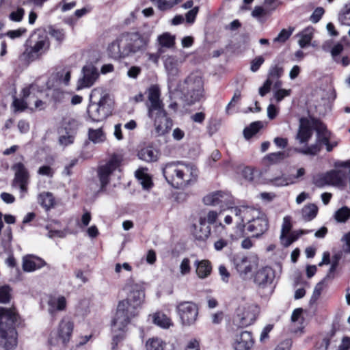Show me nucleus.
<instances>
[{
    "label": "nucleus",
    "instance_id": "8",
    "mask_svg": "<svg viewBox=\"0 0 350 350\" xmlns=\"http://www.w3.org/2000/svg\"><path fill=\"white\" fill-rule=\"evenodd\" d=\"M317 132L316 142L310 146H306L304 148H295V152L304 154L314 156L317 154L321 150V146H325L330 139V133L327 131V128L321 123L317 124L315 129Z\"/></svg>",
    "mask_w": 350,
    "mask_h": 350
},
{
    "label": "nucleus",
    "instance_id": "53",
    "mask_svg": "<svg viewBox=\"0 0 350 350\" xmlns=\"http://www.w3.org/2000/svg\"><path fill=\"white\" fill-rule=\"evenodd\" d=\"M295 30L294 27H290L288 29H283L278 34V36L274 38L275 42H285L293 33Z\"/></svg>",
    "mask_w": 350,
    "mask_h": 350
},
{
    "label": "nucleus",
    "instance_id": "22",
    "mask_svg": "<svg viewBox=\"0 0 350 350\" xmlns=\"http://www.w3.org/2000/svg\"><path fill=\"white\" fill-rule=\"evenodd\" d=\"M229 198L230 196L226 193L216 191L204 197L203 202L206 205H220L221 207L226 205L228 208H230L228 203Z\"/></svg>",
    "mask_w": 350,
    "mask_h": 350
},
{
    "label": "nucleus",
    "instance_id": "61",
    "mask_svg": "<svg viewBox=\"0 0 350 350\" xmlns=\"http://www.w3.org/2000/svg\"><path fill=\"white\" fill-rule=\"evenodd\" d=\"M280 1L279 0H265L264 6L266 8L268 13L275 10L280 5Z\"/></svg>",
    "mask_w": 350,
    "mask_h": 350
},
{
    "label": "nucleus",
    "instance_id": "17",
    "mask_svg": "<svg viewBox=\"0 0 350 350\" xmlns=\"http://www.w3.org/2000/svg\"><path fill=\"white\" fill-rule=\"evenodd\" d=\"M83 77L79 79L77 90L90 88L99 76L98 71L93 65H86L82 69Z\"/></svg>",
    "mask_w": 350,
    "mask_h": 350
},
{
    "label": "nucleus",
    "instance_id": "10",
    "mask_svg": "<svg viewBox=\"0 0 350 350\" xmlns=\"http://www.w3.org/2000/svg\"><path fill=\"white\" fill-rule=\"evenodd\" d=\"M14 176L11 185L13 188L18 189L20 198H23L28 193V186L30 183V174L28 169L21 162H17L12 166Z\"/></svg>",
    "mask_w": 350,
    "mask_h": 350
},
{
    "label": "nucleus",
    "instance_id": "30",
    "mask_svg": "<svg viewBox=\"0 0 350 350\" xmlns=\"http://www.w3.org/2000/svg\"><path fill=\"white\" fill-rule=\"evenodd\" d=\"M288 157V153L285 151H280L267 154L262 159L265 165H273L282 162Z\"/></svg>",
    "mask_w": 350,
    "mask_h": 350
},
{
    "label": "nucleus",
    "instance_id": "33",
    "mask_svg": "<svg viewBox=\"0 0 350 350\" xmlns=\"http://www.w3.org/2000/svg\"><path fill=\"white\" fill-rule=\"evenodd\" d=\"M38 201L46 210H49L55 204V198L51 192H43L38 196Z\"/></svg>",
    "mask_w": 350,
    "mask_h": 350
},
{
    "label": "nucleus",
    "instance_id": "47",
    "mask_svg": "<svg viewBox=\"0 0 350 350\" xmlns=\"http://www.w3.org/2000/svg\"><path fill=\"white\" fill-rule=\"evenodd\" d=\"M241 174L245 180L250 182H254L256 177L258 176V172L252 167H245L242 170Z\"/></svg>",
    "mask_w": 350,
    "mask_h": 350
},
{
    "label": "nucleus",
    "instance_id": "62",
    "mask_svg": "<svg viewBox=\"0 0 350 350\" xmlns=\"http://www.w3.org/2000/svg\"><path fill=\"white\" fill-rule=\"evenodd\" d=\"M264 62L265 59L262 56L256 57L251 62L250 70L254 72H256Z\"/></svg>",
    "mask_w": 350,
    "mask_h": 350
},
{
    "label": "nucleus",
    "instance_id": "56",
    "mask_svg": "<svg viewBox=\"0 0 350 350\" xmlns=\"http://www.w3.org/2000/svg\"><path fill=\"white\" fill-rule=\"evenodd\" d=\"M11 288L8 285L0 286V303H8L11 298Z\"/></svg>",
    "mask_w": 350,
    "mask_h": 350
},
{
    "label": "nucleus",
    "instance_id": "40",
    "mask_svg": "<svg viewBox=\"0 0 350 350\" xmlns=\"http://www.w3.org/2000/svg\"><path fill=\"white\" fill-rule=\"evenodd\" d=\"M135 176L140 182L144 189H148L152 187L151 178L143 170H137L135 172Z\"/></svg>",
    "mask_w": 350,
    "mask_h": 350
},
{
    "label": "nucleus",
    "instance_id": "32",
    "mask_svg": "<svg viewBox=\"0 0 350 350\" xmlns=\"http://www.w3.org/2000/svg\"><path fill=\"white\" fill-rule=\"evenodd\" d=\"M164 66L169 76L174 77L178 75L179 72L178 62L176 57H167L165 60Z\"/></svg>",
    "mask_w": 350,
    "mask_h": 350
},
{
    "label": "nucleus",
    "instance_id": "64",
    "mask_svg": "<svg viewBox=\"0 0 350 350\" xmlns=\"http://www.w3.org/2000/svg\"><path fill=\"white\" fill-rule=\"evenodd\" d=\"M273 84V81L271 79H267L263 85L259 88V94L261 96H265L271 90V86Z\"/></svg>",
    "mask_w": 350,
    "mask_h": 350
},
{
    "label": "nucleus",
    "instance_id": "36",
    "mask_svg": "<svg viewBox=\"0 0 350 350\" xmlns=\"http://www.w3.org/2000/svg\"><path fill=\"white\" fill-rule=\"evenodd\" d=\"M157 41L160 47L159 49H163V48H172L175 44V37L170 33H163L157 38Z\"/></svg>",
    "mask_w": 350,
    "mask_h": 350
},
{
    "label": "nucleus",
    "instance_id": "51",
    "mask_svg": "<svg viewBox=\"0 0 350 350\" xmlns=\"http://www.w3.org/2000/svg\"><path fill=\"white\" fill-rule=\"evenodd\" d=\"M68 93L57 88L53 90L51 97L55 103H62L68 99Z\"/></svg>",
    "mask_w": 350,
    "mask_h": 350
},
{
    "label": "nucleus",
    "instance_id": "55",
    "mask_svg": "<svg viewBox=\"0 0 350 350\" xmlns=\"http://www.w3.org/2000/svg\"><path fill=\"white\" fill-rule=\"evenodd\" d=\"M75 134L65 131V135H62L59 137V142L64 146H67L74 142Z\"/></svg>",
    "mask_w": 350,
    "mask_h": 350
},
{
    "label": "nucleus",
    "instance_id": "9",
    "mask_svg": "<svg viewBox=\"0 0 350 350\" xmlns=\"http://www.w3.org/2000/svg\"><path fill=\"white\" fill-rule=\"evenodd\" d=\"M49 48L50 40L48 36L44 33H39L33 46L27 47L20 58L27 62H33L45 54Z\"/></svg>",
    "mask_w": 350,
    "mask_h": 350
},
{
    "label": "nucleus",
    "instance_id": "46",
    "mask_svg": "<svg viewBox=\"0 0 350 350\" xmlns=\"http://www.w3.org/2000/svg\"><path fill=\"white\" fill-rule=\"evenodd\" d=\"M63 125L65 131H68L76 135L80 124L77 120L68 118L64 119Z\"/></svg>",
    "mask_w": 350,
    "mask_h": 350
},
{
    "label": "nucleus",
    "instance_id": "23",
    "mask_svg": "<svg viewBox=\"0 0 350 350\" xmlns=\"http://www.w3.org/2000/svg\"><path fill=\"white\" fill-rule=\"evenodd\" d=\"M48 311L54 316L57 311L64 310L66 308V300L64 296L50 295L47 301Z\"/></svg>",
    "mask_w": 350,
    "mask_h": 350
},
{
    "label": "nucleus",
    "instance_id": "5",
    "mask_svg": "<svg viewBox=\"0 0 350 350\" xmlns=\"http://www.w3.org/2000/svg\"><path fill=\"white\" fill-rule=\"evenodd\" d=\"M204 81L198 73H191L185 80L183 94L185 101L191 105L199 101L204 96Z\"/></svg>",
    "mask_w": 350,
    "mask_h": 350
},
{
    "label": "nucleus",
    "instance_id": "20",
    "mask_svg": "<svg viewBox=\"0 0 350 350\" xmlns=\"http://www.w3.org/2000/svg\"><path fill=\"white\" fill-rule=\"evenodd\" d=\"M254 345L252 333L243 331L235 336L233 347L235 350H250Z\"/></svg>",
    "mask_w": 350,
    "mask_h": 350
},
{
    "label": "nucleus",
    "instance_id": "38",
    "mask_svg": "<svg viewBox=\"0 0 350 350\" xmlns=\"http://www.w3.org/2000/svg\"><path fill=\"white\" fill-rule=\"evenodd\" d=\"M165 343L158 337L149 338L146 342V350H164Z\"/></svg>",
    "mask_w": 350,
    "mask_h": 350
},
{
    "label": "nucleus",
    "instance_id": "37",
    "mask_svg": "<svg viewBox=\"0 0 350 350\" xmlns=\"http://www.w3.org/2000/svg\"><path fill=\"white\" fill-rule=\"evenodd\" d=\"M153 322L163 328H169L173 325L171 319L162 312H157L153 315Z\"/></svg>",
    "mask_w": 350,
    "mask_h": 350
},
{
    "label": "nucleus",
    "instance_id": "29",
    "mask_svg": "<svg viewBox=\"0 0 350 350\" xmlns=\"http://www.w3.org/2000/svg\"><path fill=\"white\" fill-rule=\"evenodd\" d=\"M305 174V170L304 168H299L297 172V174L293 177H286V176H280L277 177L271 180V182L274 185L281 187V186H286L289 184H293L295 183L294 179L298 178L302 176H304Z\"/></svg>",
    "mask_w": 350,
    "mask_h": 350
},
{
    "label": "nucleus",
    "instance_id": "25",
    "mask_svg": "<svg viewBox=\"0 0 350 350\" xmlns=\"http://www.w3.org/2000/svg\"><path fill=\"white\" fill-rule=\"evenodd\" d=\"M196 273L200 279L208 278L212 272L211 262L208 260H196L194 262Z\"/></svg>",
    "mask_w": 350,
    "mask_h": 350
},
{
    "label": "nucleus",
    "instance_id": "48",
    "mask_svg": "<svg viewBox=\"0 0 350 350\" xmlns=\"http://www.w3.org/2000/svg\"><path fill=\"white\" fill-rule=\"evenodd\" d=\"M49 33L58 42L59 45H60L66 38V32L62 29L51 27L49 29Z\"/></svg>",
    "mask_w": 350,
    "mask_h": 350
},
{
    "label": "nucleus",
    "instance_id": "14",
    "mask_svg": "<svg viewBox=\"0 0 350 350\" xmlns=\"http://www.w3.org/2000/svg\"><path fill=\"white\" fill-rule=\"evenodd\" d=\"M198 169L193 163L181 161L180 189L194 184L198 180Z\"/></svg>",
    "mask_w": 350,
    "mask_h": 350
},
{
    "label": "nucleus",
    "instance_id": "34",
    "mask_svg": "<svg viewBox=\"0 0 350 350\" xmlns=\"http://www.w3.org/2000/svg\"><path fill=\"white\" fill-rule=\"evenodd\" d=\"M88 139L94 144L103 143L106 139V135L102 128L88 129Z\"/></svg>",
    "mask_w": 350,
    "mask_h": 350
},
{
    "label": "nucleus",
    "instance_id": "41",
    "mask_svg": "<svg viewBox=\"0 0 350 350\" xmlns=\"http://www.w3.org/2000/svg\"><path fill=\"white\" fill-rule=\"evenodd\" d=\"M300 38L298 41L301 48H305L308 46L312 39V29L307 28L302 31L299 35Z\"/></svg>",
    "mask_w": 350,
    "mask_h": 350
},
{
    "label": "nucleus",
    "instance_id": "4",
    "mask_svg": "<svg viewBox=\"0 0 350 350\" xmlns=\"http://www.w3.org/2000/svg\"><path fill=\"white\" fill-rule=\"evenodd\" d=\"M3 319L14 323L16 320L15 312L11 310L0 308V324ZM0 345L6 350L14 348L17 345V332L15 328L11 325L6 329H3L0 325Z\"/></svg>",
    "mask_w": 350,
    "mask_h": 350
},
{
    "label": "nucleus",
    "instance_id": "18",
    "mask_svg": "<svg viewBox=\"0 0 350 350\" xmlns=\"http://www.w3.org/2000/svg\"><path fill=\"white\" fill-rule=\"evenodd\" d=\"M275 278L274 270L269 266L259 269L254 275V282L259 288L271 285Z\"/></svg>",
    "mask_w": 350,
    "mask_h": 350
},
{
    "label": "nucleus",
    "instance_id": "39",
    "mask_svg": "<svg viewBox=\"0 0 350 350\" xmlns=\"http://www.w3.org/2000/svg\"><path fill=\"white\" fill-rule=\"evenodd\" d=\"M334 218L338 223H345L350 218V208L345 206L338 209L334 213Z\"/></svg>",
    "mask_w": 350,
    "mask_h": 350
},
{
    "label": "nucleus",
    "instance_id": "7",
    "mask_svg": "<svg viewBox=\"0 0 350 350\" xmlns=\"http://www.w3.org/2000/svg\"><path fill=\"white\" fill-rule=\"evenodd\" d=\"M260 313V308L256 304L247 303L239 306L236 310L234 324L240 327L253 324Z\"/></svg>",
    "mask_w": 350,
    "mask_h": 350
},
{
    "label": "nucleus",
    "instance_id": "3",
    "mask_svg": "<svg viewBox=\"0 0 350 350\" xmlns=\"http://www.w3.org/2000/svg\"><path fill=\"white\" fill-rule=\"evenodd\" d=\"M147 92V114L153 122L154 126L152 135L156 137L165 135L170 131L173 121L168 116L164 103L161 99L160 88L157 85H152L148 89Z\"/></svg>",
    "mask_w": 350,
    "mask_h": 350
},
{
    "label": "nucleus",
    "instance_id": "45",
    "mask_svg": "<svg viewBox=\"0 0 350 350\" xmlns=\"http://www.w3.org/2000/svg\"><path fill=\"white\" fill-rule=\"evenodd\" d=\"M338 21L342 25L350 26V3L345 4L340 10Z\"/></svg>",
    "mask_w": 350,
    "mask_h": 350
},
{
    "label": "nucleus",
    "instance_id": "44",
    "mask_svg": "<svg viewBox=\"0 0 350 350\" xmlns=\"http://www.w3.org/2000/svg\"><path fill=\"white\" fill-rule=\"evenodd\" d=\"M262 127V123L257 121L252 123L248 127L243 130V135L245 139H249L253 137Z\"/></svg>",
    "mask_w": 350,
    "mask_h": 350
},
{
    "label": "nucleus",
    "instance_id": "1",
    "mask_svg": "<svg viewBox=\"0 0 350 350\" xmlns=\"http://www.w3.org/2000/svg\"><path fill=\"white\" fill-rule=\"evenodd\" d=\"M124 291L127 293L126 299L119 301L116 313L111 322L113 333L112 349L115 350L118 342L124 336L127 325L131 320L137 316L145 297L144 288L141 283H136L133 279L127 280Z\"/></svg>",
    "mask_w": 350,
    "mask_h": 350
},
{
    "label": "nucleus",
    "instance_id": "54",
    "mask_svg": "<svg viewBox=\"0 0 350 350\" xmlns=\"http://www.w3.org/2000/svg\"><path fill=\"white\" fill-rule=\"evenodd\" d=\"M283 72L284 69L282 66H279L278 65L271 66L269 69L267 79H271L273 82V80L280 78L283 75Z\"/></svg>",
    "mask_w": 350,
    "mask_h": 350
},
{
    "label": "nucleus",
    "instance_id": "19",
    "mask_svg": "<svg viewBox=\"0 0 350 350\" xmlns=\"http://www.w3.org/2000/svg\"><path fill=\"white\" fill-rule=\"evenodd\" d=\"M269 228V221L266 215L260 213L259 217L250 221L247 226V231L253 233L255 237H259L263 234Z\"/></svg>",
    "mask_w": 350,
    "mask_h": 350
},
{
    "label": "nucleus",
    "instance_id": "43",
    "mask_svg": "<svg viewBox=\"0 0 350 350\" xmlns=\"http://www.w3.org/2000/svg\"><path fill=\"white\" fill-rule=\"evenodd\" d=\"M182 1L183 0H151V1L156 3L158 9L161 11L171 10Z\"/></svg>",
    "mask_w": 350,
    "mask_h": 350
},
{
    "label": "nucleus",
    "instance_id": "49",
    "mask_svg": "<svg viewBox=\"0 0 350 350\" xmlns=\"http://www.w3.org/2000/svg\"><path fill=\"white\" fill-rule=\"evenodd\" d=\"M339 263V257L337 256H334L332 262H331V267L326 275V276L323 278V281L326 280H333L335 277L336 271L338 266Z\"/></svg>",
    "mask_w": 350,
    "mask_h": 350
},
{
    "label": "nucleus",
    "instance_id": "63",
    "mask_svg": "<svg viewBox=\"0 0 350 350\" xmlns=\"http://www.w3.org/2000/svg\"><path fill=\"white\" fill-rule=\"evenodd\" d=\"M38 174L41 176H46L51 178L54 174V170L49 165H42L39 167Z\"/></svg>",
    "mask_w": 350,
    "mask_h": 350
},
{
    "label": "nucleus",
    "instance_id": "15",
    "mask_svg": "<svg viewBox=\"0 0 350 350\" xmlns=\"http://www.w3.org/2000/svg\"><path fill=\"white\" fill-rule=\"evenodd\" d=\"M232 262L239 275L245 278L257 266V261L252 260L243 254L233 256Z\"/></svg>",
    "mask_w": 350,
    "mask_h": 350
},
{
    "label": "nucleus",
    "instance_id": "12",
    "mask_svg": "<svg viewBox=\"0 0 350 350\" xmlns=\"http://www.w3.org/2000/svg\"><path fill=\"white\" fill-rule=\"evenodd\" d=\"M121 161L120 156L114 154L106 163L98 166L97 174L102 190L109 183L111 176L119 167Z\"/></svg>",
    "mask_w": 350,
    "mask_h": 350
},
{
    "label": "nucleus",
    "instance_id": "28",
    "mask_svg": "<svg viewBox=\"0 0 350 350\" xmlns=\"http://www.w3.org/2000/svg\"><path fill=\"white\" fill-rule=\"evenodd\" d=\"M70 74L71 71L68 68H64L57 71L55 75H53L49 79L48 82V87L49 88H51L50 85V83L51 81L55 80L59 84L64 83L67 85L69 83L70 79Z\"/></svg>",
    "mask_w": 350,
    "mask_h": 350
},
{
    "label": "nucleus",
    "instance_id": "2",
    "mask_svg": "<svg viewBox=\"0 0 350 350\" xmlns=\"http://www.w3.org/2000/svg\"><path fill=\"white\" fill-rule=\"evenodd\" d=\"M150 36L139 31H126L120 34L108 46L109 55L114 59H125L146 50Z\"/></svg>",
    "mask_w": 350,
    "mask_h": 350
},
{
    "label": "nucleus",
    "instance_id": "27",
    "mask_svg": "<svg viewBox=\"0 0 350 350\" xmlns=\"http://www.w3.org/2000/svg\"><path fill=\"white\" fill-rule=\"evenodd\" d=\"M22 94L23 96L21 98H14L12 106L14 109V112L24 111L27 108L28 105L29 104V101L27 98L31 94L30 89L29 88H23L22 90Z\"/></svg>",
    "mask_w": 350,
    "mask_h": 350
},
{
    "label": "nucleus",
    "instance_id": "16",
    "mask_svg": "<svg viewBox=\"0 0 350 350\" xmlns=\"http://www.w3.org/2000/svg\"><path fill=\"white\" fill-rule=\"evenodd\" d=\"M181 161H172L164 165L163 174L167 182L173 187L180 189Z\"/></svg>",
    "mask_w": 350,
    "mask_h": 350
},
{
    "label": "nucleus",
    "instance_id": "24",
    "mask_svg": "<svg viewBox=\"0 0 350 350\" xmlns=\"http://www.w3.org/2000/svg\"><path fill=\"white\" fill-rule=\"evenodd\" d=\"M46 265L44 260L33 256H27L23 258V269L26 272L34 271Z\"/></svg>",
    "mask_w": 350,
    "mask_h": 350
},
{
    "label": "nucleus",
    "instance_id": "13",
    "mask_svg": "<svg viewBox=\"0 0 350 350\" xmlns=\"http://www.w3.org/2000/svg\"><path fill=\"white\" fill-rule=\"evenodd\" d=\"M73 329V322L68 317H64L59 322L57 327V338H54L51 335L49 339V342L51 345H57L60 341L64 346H66L70 340Z\"/></svg>",
    "mask_w": 350,
    "mask_h": 350
},
{
    "label": "nucleus",
    "instance_id": "60",
    "mask_svg": "<svg viewBox=\"0 0 350 350\" xmlns=\"http://www.w3.org/2000/svg\"><path fill=\"white\" fill-rule=\"evenodd\" d=\"M324 9L321 7L317 8L310 17V21L313 23H318L324 14Z\"/></svg>",
    "mask_w": 350,
    "mask_h": 350
},
{
    "label": "nucleus",
    "instance_id": "57",
    "mask_svg": "<svg viewBox=\"0 0 350 350\" xmlns=\"http://www.w3.org/2000/svg\"><path fill=\"white\" fill-rule=\"evenodd\" d=\"M25 15V10L18 8L16 10L12 11L9 15V19L14 22H21Z\"/></svg>",
    "mask_w": 350,
    "mask_h": 350
},
{
    "label": "nucleus",
    "instance_id": "31",
    "mask_svg": "<svg viewBox=\"0 0 350 350\" xmlns=\"http://www.w3.org/2000/svg\"><path fill=\"white\" fill-rule=\"evenodd\" d=\"M211 234V227L206 224L194 225L193 234L196 239L199 241L206 240Z\"/></svg>",
    "mask_w": 350,
    "mask_h": 350
},
{
    "label": "nucleus",
    "instance_id": "58",
    "mask_svg": "<svg viewBox=\"0 0 350 350\" xmlns=\"http://www.w3.org/2000/svg\"><path fill=\"white\" fill-rule=\"evenodd\" d=\"M27 33V29L24 27H21L14 30H10L6 33L5 36L9 37L10 39L14 40L16 38H19L24 36Z\"/></svg>",
    "mask_w": 350,
    "mask_h": 350
},
{
    "label": "nucleus",
    "instance_id": "26",
    "mask_svg": "<svg viewBox=\"0 0 350 350\" xmlns=\"http://www.w3.org/2000/svg\"><path fill=\"white\" fill-rule=\"evenodd\" d=\"M138 157L146 162H155L159 159V150L152 146H148L142 148L138 154Z\"/></svg>",
    "mask_w": 350,
    "mask_h": 350
},
{
    "label": "nucleus",
    "instance_id": "35",
    "mask_svg": "<svg viewBox=\"0 0 350 350\" xmlns=\"http://www.w3.org/2000/svg\"><path fill=\"white\" fill-rule=\"evenodd\" d=\"M317 213L318 207L314 204H307L301 210L302 218L306 221H310L316 217Z\"/></svg>",
    "mask_w": 350,
    "mask_h": 350
},
{
    "label": "nucleus",
    "instance_id": "21",
    "mask_svg": "<svg viewBox=\"0 0 350 350\" xmlns=\"http://www.w3.org/2000/svg\"><path fill=\"white\" fill-rule=\"evenodd\" d=\"M312 128L310 121L305 118H301L299 130L296 135V139L299 144L306 145L312 137Z\"/></svg>",
    "mask_w": 350,
    "mask_h": 350
},
{
    "label": "nucleus",
    "instance_id": "6",
    "mask_svg": "<svg viewBox=\"0 0 350 350\" xmlns=\"http://www.w3.org/2000/svg\"><path fill=\"white\" fill-rule=\"evenodd\" d=\"M99 89H94L90 95V103L87 108L86 120L93 122H98L105 120L108 116L109 110L106 103L109 99L107 94L102 95L98 102L92 101V98L99 94Z\"/></svg>",
    "mask_w": 350,
    "mask_h": 350
},
{
    "label": "nucleus",
    "instance_id": "11",
    "mask_svg": "<svg viewBox=\"0 0 350 350\" xmlns=\"http://www.w3.org/2000/svg\"><path fill=\"white\" fill-rule=\"evenodd\" d=\"M176 310L181 324L184 326H191L197 321L198 308L192 301H183L178 303Z\"/></svg>",
    "mask_w": 350,
    "mask_h": 350
},
{
    "label": "nucleus",
    "instance_id": "59",
    "mask_svg": "<svg viewBox=\"0 0 350 350\" xmlns=\"http://www.w3.org/2000/svg\"><path fill=\"white\" fill-rule=\"evenodd\" d=\"M191 263L188 258H184L180 265V272L181 275H185L191 272Z\"/></svg>",
    "mask_w": 350,
    "mask_h": 350
},
{
    "label": "nucleus",
    "instance_id": "50",
    "mask_svg": "<svg viewBox=\"0 0 350 350\" xmlns=\"http://www.w3.org/2000/svg\"><path fill=\"white\" fill-rule=\"evenodd\" d=\"M12 239V228L8 226L3 232V237L1 244L5 250H9L11 247V241Z\"/></svg>",
    "mask_w": 350,
    "mask_h": 350
},
{
    "label": "nucleus",
    "instance_id": "42",
    "mask_svg": "<svg viewBox=\"0 0 350 350\" xmlns=\"http://www.w3.org/2000/svg\"><path fill=\"white\" fill-rule=\"evenodd\" d=\"M243 222L244 220L247 221V225L249 224V222L254 219L256 217H259L260 213H261L258 209L247 206H243Z\"/></svg>",
    "mask_w": 350,
    "mask_h": 350
},
{
    "label": "nucleus",
    "instance_id": "52",
    "mask_svg": "<svg viewBox=\"0 0 350 350\" xmlns=\"http://www.w3.org/2000/svg\"><path fill=\"white\" fill-rule=\"evenodd\" d=\"M218 215L216 211H210L207 213L206 216L200 217L199 222L201 224H206V223L213 224L216 221Z\"/></svg>",
    "mask_w": 350,
    "mask_h": 350
}]
</instances>
